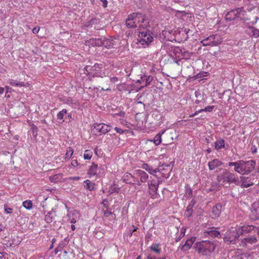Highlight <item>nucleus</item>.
<instances>
[{
    "mask_svg": "<svg viewBox=\"0 0 259 259\" xmlns=\"http://www.w3.org/2000/svg\"><path fill=\"white\" fill-rule=\"evenodd\" d=\"M110 189L112 192L118 193L120 188L118 187V186L114 184L111 187Z\"/></svg>",
    "mask_w": 259,
    "mask_h": 259,
    "instance_id": "obj_44",
    "label": "nucleus"
},
{
    "mask_svg": "<svg viewBox=\"0 0 259 259\" xmlns=\"http://www.w3.org/2000/svg\"><path fill=\"white\" fill-rule=\"evenodd\" d=\"M222 41V38L220 35L215 34L209 36L201 41L203 46H216L220 44Z\"/></svg>",
    "mask_w": 259,
    "mask_h": 259,
    "instance_id": "obj_8",
    "label": "nucleus"
},
{
    "mask_svg": "<svg viewBox=\"0 0 259 259\" xmlns=\"http://www.w3.org/2000/svg\"><path fill=\"white\" fill-rule=\"evenodd\" d=\"M93 156V152L91 150H87L84 151L83 155L84 159L85 160H90Z\"/></svg>",
    "mask_w": 259,
    "mask_h": 259,
    "instance_id": "obj_39",
    "label": "nucleus"
},
{
    "mask_svg": "<svg viewBox=\"0 0 259 259\" xmlns=\"http://www.w3.org/2000/svg\"><path fill=\"white\" fill-rule=\"evenodd\" d=\"M71 228L73 231H74L75 230V227L73 224L71 225Z\"/></svg>",
    "mask_w": 259,
    "mask_h": 259,
    "instance_id": "obj_63",
    "label": "nucleus"
},
{
    "mask_svg": "<svg viewBox=\"0 0 259 259\" xmlns=\"http://www.w3.org/2000/svg\"><path fill=\"white\" fill-rule=\"evenodd\" d=\"M195 239L196 238L194 237H191L186 241L184 245H182L181 247L180 246L179 247L181 250L184 251H188L192 247V245L194 243V241H195Z\"/></svg>",
    "mask_w": 259,
    "mask_h": 259,
    "instance_id": "obj_17",
    "label": "nucleus"
},
{
    "mask_svg": "<svg viewBox=\"0 0 259 259\" xmlns=\"http://www.w3.org/2000/svg\"><path fill=\"white\" fill-rule=\"evenodd\" d=\"M241 231V235L251 232L252 231H256V227L253 225H247L239 227Z\"/></svg>",
    "mask_w": 259,
    "mask_h": 259,
    "instance_id": "obj_23",
    "label": "nucleus"
},
{
    "mask_svg": "<svg viewBox=\"0 0 259 259\" xmlns=\"http://www.w3.org/2000/svg\"><path fill=\"white\" fill-rule=\"evenodd\" d=\"M142 17H139V14L133 13L128 16L125 21V24L128 28H138L139 21L142 20Z\"/></svg>",
    "mask_w": 259,
    "mask_h": 259,
    "instance_id": "obj_7",
    "label": "nucleus"
},
{
    "mask_svg": "<svg viewBox=\"0 0 259 259\" xmlns=\"http://www.w3.org/2000/svg\"><path fill=\"white\" fill-rule=\"evenodd\" d=\"M248 29L250 30V32L248 30L245 31L246 33L251 37L257 38L259 37V29L253 26H249Z\"/></svg>",
    "mask_w": 259,
    "mask_h": 259,
    "instance_id": "obj_20",
    "label": "nucleus"
},
{
    "mask_svg": "<svg viewBox=\"0 0 259 259\" xmlns=\"http://www.w3.org/2000/svg\"><path fill=\"white\" fill-rule=\"evenodd\" d=\"M139 17H142V20L139 21V28H146L149 26V21L148 19L146 18V17L141 14H139Z\"/></svg>",
    "mask_w": 259,
    "mask_h": 259,
    "instance_id": "obj_22",
    "label": "nucleus"
},
{
    "mask_svg": "<svg viewBox=\"0 0 259 259\" xmlns=\"http://www.w3.org/2000/svg\"><path fill=\"white\" fill-rule=\"evenodd\" d=\"M217 180L221 185H224L225 183L229 184L234 183L236 184L238 182V179L235 174L227 169H225L223 172L217 176Z\"/></svg>",
    "mask_w": 259,
    "mask_h": 259,
    "instance_id": "obj_3",
    "label": "nucleus"
},
{
    "mask_svg": "<svg viewBox=\"0 0 259 259\" xmlns=\"http://www.w3.org/2000/svg\"><path fill=\"white\" fill-rule=\"evenodd\" d=\"M222 205L220 203H218L215 205L211 209V212L210 217L212 219H215L220 217L221 210H222Z\"/></svg>",
    "mask_w": 259,
    "mask_h": 259,
    "instance_id": "obj_16",
    "label": "nucleus"
},
{
    "mask_svg": "<svg viewBox=\"0 0 259 259\" xmlns=\"http://www.w3.org/2000/svg\"><path fill=\"white\" fill-rule=\"evenodd\" d=\"M122 180L126 184L132 185L136 184V178L135 175L134 174L132 175L129 172H126L124 174L122 178Z\"/></svg>",
    "mask_w": 259,
    "mask_h": 259,
    "instance_id": "obj_15",
    "label": "nucleus"
},
{
    "mask_svg": "<svg viewBox=\"0 0 259 259\" xmlns=\"http://www.w3.org/2000/svg\"><path fill=\"white\" fill-rule=\"evenodd\" d=\"M132 227L133 228V229L132 230V232H135L138 229V227H135L134 225L132 226Z\"/></svg>",
    "mask_w": 259,
    "mask_h": 259,
    "instance_id": "obj_60",
    "label": "nucleus"
},
{
    "mask_svg": "<svg viewBox=\"0 0 259 259\" xmlns=\"http://www.w3.org/2000/svg\"><path fill=\"white\" fill-rule=\"evenodd\" d=\"M157 171H159L158 168L154 169H153L152 167H151L148 172L151 175H155V173H156Z\"/></svg>",
    "mask_w": 259,
    "mask_h": 259,
    "instance_id": "obj_45",
    "label": "nucleus"
},
{
    "mask_svg": "<svg viewBox=\"0 0 259 259\" xmlns=\"http://www.w3.org/2000/svg\"><path fill=\"white\" fill-rule=\"evenodd\" d=\"M134 232H132V229H130L129 231L127 232L128 236L130 237H131L133 234Z\"/></svg>",
    "mask_w": 259,
    "mask_h": 259,
    "instance_id": "obj_56",
    "label": "nucleus"
},
{
    "mask_svg": "<svg viewBox=\"0 0 259 259\" xmlns=\"http://www.w3.org/2000/svg\"><path fill=\"white\" fill-rule=\"evenodd\" d=\"M78 215L79 213L76 210L71 211L67 214L68 220L72 224H75L76 222Z\"/></svg>",
    "mask_w": 259,
    "mask_h": 259,
    "instance_id": "obj_24",
    "label": "nucleus"
},
{
    "mask_svg": "<svg viewBox=\"0 0 259 259\" xmlns=\"http://www.w3.org/2000/svg\"><path fill=\"white\" fill-rule=\"evenodd\" d=\"M161 181L157 179H150L148 182V192L151 197L153 199H157L159 194L157 193L159 185Z\"/></svg>",
    "mask_w": 259,
    "mask_h": 259,
    "instance_id": "obj_6",
    "label": "nucleus"
},
{
    "mask_svg": "<svg viewBox=\"0 0 259 259\" xmlns=\"http://www.w3.org/2000/svg\"><path fill=\"white\" fill-rule=\"evenodd\" d=\"M23 206L27 209H30L32 207V203L31 200H25L23 202Z\"/></svg>",
    "mask_w": 259,
    "mask_h": 259,
    "instance_id": "obj_41",
    "label": "nucleus"
},
{
    "mask_svg": "<svg viewBox=\"0 0 259 259\" xmlns=\"http://www.w3.org/2000/svg\"><path fill=\"white\" fill-rule=\"evenodd\" d=\"M97 168L98 165L95 163H93L89 168L88 172V174L89 175L90 178L97 175Z\"/></svg>",
    "mask_w": 259,
    "mask_h": 259,
    "instance_id": "obj_26",
    "label": "nucleus"
},
{
    "mask_svg": "<svg viewBox=\"0 0 259 259\" xmlns=\"http://www.w3.org/2000/svg\"><path fill=\"white\" fill-rule=\"evenodd\" d=\"M94 130L98 132L100 135L105 134L110 131L111 126L105 123H95L93 125Z\"/></svg>",
    "mask_w": 259,
    "mask_h": 259,
    "instance_id": "obj_13",
    "label": "nucleus"
},
{
    "mask_svg": "<svg viewBox=\"0 0 259 259\" xmlns=\"http://www.w3.org/2000/svg\"><path fill=\"white\" fill-rule=\"evenodd\" d=\"M95 185V184L93 182H92L89 180H87L84 181V187L87 189L89 190V191H93L94 190L95 188L94 186Z\"/></svg>",
    "mask_w": 259,
    "mask_h": 259,
    "instance_id": "obj_31",
    "label": "nucleus"
},
{
    "mask_svg": "<svg viewBox=\"0 0 259 259\" xmlns=\"http://www.w3.org/2000/svg\"><path fill=\"white\" fill-rule=\"evenodd\" d=\"M84 69L93 77L103 78L106 76L104 66L102 64L96 63L93 66H86Z\"/></svg>",
    "mask_w": 259,
    "mask_h": 259,
    "instance_id": "obj_4",
    "label": "nucleus"
},
{
    "mask_svg": "<svg viewBox=\"0 0 259 259\" xmlns=\"http://www.w3.org/2000/svg\"><path fill=\"white\" fill-rule=\"evenodd\" d=\"M110 81L115 83L118 81V78L116 77H113L110 78Z\"/></svg>",
    "mask_w": 259,
    "mask_h": 259,
    "instance_id": "obj_54",
    "label": "nucleus"
},
{
    "mask_svg": "<svg viewBox=\"0 0 259 259\" xmlns=\"http://www.w3.org/2000/svg\"><path fill=\"white\" fill-rule=\"evenodd\" d=\"M249 219L252 221H255L259 219V205L254 203L252 205Z\"/></svg>",
    "mask_w": 259,
    "mask_h": 259,
    "instance_id": "obj_14",
    "label": "nucleus"
},
{
    "mask_svg": "<svg viewBox=\"0 0 259 259\" xmlns=\"http://www.w3.org/2000/svg\"><path fill=\"white\" fill-rule=\"evenodd\" d=\"M101 91H111V89L109 87L107 88L106 89L103 88H101Z\"/></svg>",
    "mask_w": 259,
    "mask_h": 259,
    "instance_id": "obj_59",
    "label": "nucleus"
},
{
    "mask_svg": "<svg viewBox=\"0 0 259 259\" xmlns=\"http://www.w3.org/2000/svg\"><path fill=\"white\" fill-rule=\"evenodd\" d=\"M164 131L161 133H159L154 137L153 140H150V142H153L155 145H159L161 142V135L164 133Z\"/></svg>",
    "mask_w": 259,
    "mask_h": 259,
    "instance_id": "obj_33",
    "label": "nucleus"
},
{
    "mask_svg": "<svg viewBox=\"0 0 259 259\" xmlns=\"http://www.w3.org/2000/svg\"><path fill=\"white\" fill-rule=\"evenodd\" d=\"M73 153V149L70 147H68L67 149L66 154H65L66 159H69L71 157Z\"/></svg>",
    "mask_w": 259,
    "mask_h": 259,
    "instance_id": "obj_40",
    "label": "nucleus"
},
{
    "mask_svg": "<svg viewBox=\"0 0 259 259\" xmlns=\"http://www.w3.org/2000/svg\"><path fill=\"white\" fill-rule=\"evenodd\" d=\"M214 106H207L205 107L204 109H201L199 110V111L202 112H210L214 109Z\"/></svg>",
    "mask_w": 259,
    "mask_h": 259,
    "instance_id": "obj_42",
    "label": "nucleus"
},
{
    "mask_svg": "<svg viewBox=\"0 0 259 259\" xmlns=\"http://www.w3.org/2000/svg\"><path fill=\"white\" fill-rule=\"evenodd\" d=\"M12 209L9 207H7L5 206V211L7 213H10L11 212Z\"/></svg>",
    "mask_w": 259,
    "mask_h": 259,
    "instance_id": "obj_50",
    "label": "nucleus"
},
{
    "mask_svg": "<svg viewBox=\"0 0 259 259\" xmlns=\"http://www.w3.org/2000/svg\"><path fill=\"white\" fill-rule=\"evenodd\" d=\"M153 79V77L149 75H144L141 77V80L144 82V86H147L150 84V82L152 81Z\"/></svg>",
    "mask_w": 259,
    "mask_h": 259,
    "instance_id": "obj_35",
    "label": "nucleus"
},
{
    "mask_svg": "<svg viewBox=\"0 0 259 259\" xmlns=\"http://www.w3.org/2000/svg\"><path fill=\"white\" fill-rule=\"evenodd\" d=\"M257 179L254 178L253 175H250L249 177H240L241 185L242 188H247L253 185L256 182Z\"/></svg>",
    "mask_w": 259,
    "mask_h": 259,
    "instance_id": "obj_12",
    "label": "nucleus"
},
{
    "mask_svg": "<svg viewBox=\"0 0 259 259\" xmlns=\"http://www.w3.org/2000/svg\"><path fill=\"white\" fill-rule=\"evenodd\" d=\"M147 259H157V258L154 256H152L151 255H149L147 257Z\"/></svg>",
    "mask_w": 259,
    "mask_h": 259,
    "instance_id": "obj_58",
    "label": "nucleus"
},
{
    "mask_svg": "<svg viewBox=\"0 0 259 259\" xmlns=\"http://www.w3.org/2000/svg\"><path fill=\"white\" fill-rule=\"evenodd\" d=\"M196 203L195 199H193L189 203L185 212V215L187 218L191 217L193 213V207Z\"/></svg>",
    "mask_w": 259,
    "mask_h": 259,
    "instance_id": "obj_21",
    "label": "nucleus"
},
{
    "mask_svg": "<svg viewBox=\"0 0 259 259\" xmlns=\"http://www.w3.org/2000/svg\"><path fill=\"white\" fill-rule=\"evenodd\" d=\"M9 83L15 87H27L29 84L28 83H25L24 82L18 81L14 79H10L9 81Z\"/></svg>",
    "mask_w": 259,
    "mask_h": 259,
    "instance_id": "obj_29",
    "label": "nucleus"
},
{
    "mask_svg": "<svg viewBox=\"0 0 259 259\" xmlns=\"http://www.w3.org/2000/svg\"><path fill=\"white\" fill-rule=\"evenodd\" d=\"M257 242V239L256 237L254 236H252L249 237L244 238L242 240V243H244L245 244H253Z\"/></svg>",
    "mask_w": 259,
    "mask_h": 259,
    "instance_id": "obj_28",
    "label": "nucleus"
},
{
    "mask_svg": "<svg viewBox=\"0 0 259 259\" xmlns=\"http://www.w3.org/2000/svg\"><path fill=\"white\" fill-rule=\"evenodd\" d=\"M126 88H127V86L125 83H120L117 85V89L119 91H126Z\"/></svg>",
    "mask_w": 259,
    "mask_h": 259,
    "instance_id": "obj_43",
    "label": "nucleus"
},
{
    "mask_svg": "<svg viewBox=\"0 0 259 259\" xmlns=\"http://www.w3.org/2000/svg\"><path fill=\"white\" fill-rule=\"evenodd\" d=\"M67 113L66 109H63L60 111L57 115V119L58 120H61V123L64 122V116Z\"/></svg>",
    "mask_w": 259,
    "mask_h": 259,
    "instance_id": "obj_37",
    "label": "nucleus"
},
{
    "mask_svg": "<svg viewBox=\"0 0 259 259\" xmlns=\"http://www.w3.org/2000/svg\"><path fill=\"white\" fill-rule=\"evenodd\" d=\"M241 235V231L239 230V227L230 229L226 233L224 237L225 241L232 242L235 241Z\"/></svg>",
    "mask_w": 259,
    "mask_h": 259,
    "instance_id": "obj_9",
    "label": "nucleus"
},
{
    "mask_svg": "<svg viewBox=\"0 0 259 259\" xmlns=\"http://www.w3.org/2000/svg\"><path fill=\"white\" fill-rule=\"evenodd\" d=\"M71 165L73 166V167H75L76 166L78 165V162L76 160H73L71 162Z\"/></svg>",
    "mask_w": 259,
    "mask_h": 259,
    "instance_id": "obj_52",
    "label": "nucleus"
},
{
    "mask_svg": "<svg viewBox=\"0 0 259 259\" xmlns=\"http://www.w3.org/2000/svg\"><path fill=\"white\" fill-rule=\"evenodd\" d=\"M228 165L229 166H234V171L238 174L248 175L254 169L256 162L254 160H239L236 162H230Z\"/></svg>",
    "mask_w": 259,
    "mask_h": 259,
    "instance_id": "obj_1",
    "label": "nucleus"
},
{
    "mask_svg": "<svg viewBox=\"0 0 259 259\" xmlns=\"http://www.w3.org/2000/svg\"><path fill=\"white\" fill-rule=\"evenodd\" d=\"M4 91V88L2 87H0V94H2L3 93Z\"/></svg>",
    "mask_w": 259,
    "mask_h": 259,
    "instance_id": "obj_61",
    "label": "nucleus"
},
{
    "mask_svg": "<svg viewBox=\"0 0 259 259\" xmlns=\"http://www.w3.org/2000/svg\"><path fill=\"white\" fill-rule=\"evenodd\" d=\"M205 236H206L207 235L213 237H217V238H221V234L216 230L214 229L213 228H212L210 230L204 232Z\"/></svg>",
    "mask_w": 259,
    "mask_h": 259,
    "instance_id": "obj_27",
    "label": "nucleus"
},
{
    "mask_svg": "<svg viewBox=\"0 0 259 259\" xmlns=\"http://www.w3.org/2000/svg\"><path fill=\"white\" fill-rule=\"evenodd\" d=\"M113 45L114 41L113 40L103 38V46L107 49H110L113 47Z\"/></svg>",
    "mask_w": 259,
    "mask_h": 259,
    "instance_id": "obj_32",
    "label": "nucleus"
},
{
    "mask_svg": "<svg viewBox=\"0 0 259 259\" xmlns=\"http://www.w3.org/2000/svg\"><path fill=\"white\" fill-rule=\"evenodd\" d=\"M251 150L252 153H255L256 152V148L255 146H252Z\"/></svg>",
    "mask_w": 259,
    "mask_h": 259,
    "instance_id": "obj_57",
    "label": "nucleus"
},
{
    "mask_svg": "<svg viewBox=\"0 0 259 259\" xmlns=\"http://www.w3.org/2000/svg\"><path fill=\"white\" fill-rule=\"evenodd\" d=\"M151 166H149L147 163H144L142 165V168L147 171H148Z\"/></svg>",
    "mask_w": 259,
    "mask_h": 259,
    "instance_id": "obj_46",
    "label": "nucleus"
},
{
    "mask_svg": "<svg viewBox=\"0 0 259 259\" xmlns=\"http://www.w3.org/2000/svg\"><path fill=\"white\" fill-rule=\"evenodd\" d=\"M111 214H112V212L111 211H109L108 210L104 211V215L106 217H109Z\"/></svg>",
    "mask_w": 259,
    "mask_h": 259,
    "instance_id": "obj_48",
    "label": "nucleus"
},
{
    "mask_svg": "<svg viewBox=\"0 0 259 259\" xmlns=\"http://www.w3.org/2000/svg\"><path fill=\"white\" fill-rule=\"evenodd\" d=\"M55 216H56V212L55 211H53L52 209V211L48 212L45 215V220L47 223H50L53 222Z\"/></svg>",
    "mask_w": 259,
    "mask_h": 259,
    "instance_id": "obj_25",
    "label": "nucleus"
},
{
    "mask_svg": "<svg viewBox=\"0 0 259 259\" xmlns=\"http://www.w3.org/2000/svg\"><path fill=\"white\" fill-rule=\"evenodd\" d=\"M201 111H199V110L196 111L195 113H194L193 114H191L190 115V117H193L194 116H195V115H197L199 113H201Z\"/></svg>",
    "mask_w": 259,
    "mask_h": 259,
    "instance_id": "obj_55",
    "label": "nucleus"
},
{
    "mask_svg": "<svg viewBox=\"0 0 259 259\" xmlns=\"http://www.w3.org/2000/svg\"><path fill=\"white\" fill-rule=\"evenodd\" d=\"M217 245L216 241L202 240L195 243L194 248L198 254L209 257L214 251Z\"/></svg>",
    "mask_w": 259,
    "mask_h": 259,
    "instance_id": "obj_2",
    "label": "nucleus"
},
{
    "mask_svg": "<svg viewBox=\"0 0 259 259\" xmlns=\"http://www.w3.org/2000/svg\"><path fill=\"white\" fill-rule=\"evenodd\" d=\"M56 176H53L52 177H50V179L51 180V181H54V179L56 178Z\"/></svg>",
    "mask_w": 259,
    "mask_h": 259,
    "instance_id": "obj_62",
    "label": "nucleus"
},
{
    "mask_svg": "<svg viewBox=\"0 0 259 259\" xmlns=\"http://www.w3.org/2000/svg\"><path fill=\"white\" fill-rule=\"evenodd\" d=\"M185 196L188 199L190 198L193 195L192 189L188 184L185 186Z\"/></svg>",
    "mask_w": 259,
    "mask_h": 259,
    "instance_id": "obj_36",
    "label": "nucleus"
},
{
    "mask_svg": "<svg viewBox=\"0 0 259 259\" xmlns=\"http://www.w3.org/2000/svg\"><path fill=\"white\" fill-rule=\"evenodd\" d=\"M150 249L151 250L153 251L157 254H159L161 252V249L159 247V245L158 244H152L150 246Z\"/></svg>",
    "mask_w": 259,
    "mask_h": 259,
    "instance_id": "obj_38",
    "label": "nucleus"
},
{
    "mask_svg": "<svg viewBox=\"0 0 259 259\" xmlns=\"http://www.w3.org/2000/svg\"><path fill=\"white\" fill-rule=\"evenodd\" d=\"M245 13L243 7L237 8L228 12L225 15V19L230 22L240 20L244 18Z\"/></svg>",
    "mask_w": 259,
    "mask_h": 259,
    "instance_id": "obj_5",
    "label": "nucleus"
},
{
    "mask_svg": "<svg viewBox=\"0 0 259 259\" xmlns=\"http://www.w3.org/2000/svg\"><path fill=\"white\" fill-rule=\"evenodd\" d=\"M223 164V163L219 159H214L208 163V166L210 170H212Z\"/></svg>",
    "mask_w": 259,
    "mask_h": 259,
    "instance_id": "obj_19",
    "label": "nucleus"
},
{
    "mask_svg": "<svg viewBox=\"0 0 259 259\" xmlns=\"http://www.w3.org/2000/svg\"><path fill=\"white\" fill-rule=\"evenodd\" d=\"M39 30V27L36 26L32 29V32L33 33L36 34L38 32Z\"/></svg>",
    "mask_w": 259,
    "mask_h": 259,
    "instance_id": "obj_49",
    "label": "nucleus"
},
{
    "mask_svg": "<svg viewBox=\"0 0 259 259\" xmlns=\"http://www.w3.org/2000/svg\"><path fill=\"white\" fill-rule=\"evenodd\" d=\"M125 112H123V111H120L119 112V113H115V115H118L119 116H121V117H124V115H125Z\"/></svg>",
    "mask_w": 259,
    "mask_h": 259,
    "instance_id": "obj_51",
    "label": "nucleus"
},
{
    "mask_svg": "<svg viewBox=\"0 0 259 259\" xmlns=\"http://www.w3.org/2000/svg\"><path fill=\"white\" fill-rule=\"evenodd\" d=\"M101 1L103 3V6L104 8H106L107 6L108 2L107 0H101Z\"/></svg>",
    "mask_w": 259,
    "mask_h": 259,
    "instance_id": "obj_53",
    "label": "nucleus"
},
{
    "mask_svg": "<svg viewBox=\"0 0 259 259\" xmlns=\"http://www.w3.org/2000/svg\"><path fill=\"white\" fill-rule=\"evenodd\" d=\"M134 175L136 178V184L138 186H141L142 183H146L148 179V174L141 169L134 170Z\"/></svg>",
    "mask_w": 259,
    "mask_h": 259,
    "instance_id": "obj_10",
    "label": "nucleus"
},
{
    "mask_svg": "<svg viewBox=\"0 0 259 259\" xmlns=\"http://www.w3.org/2000/svg\"><path fill=\"white\" fill-rule=\"evenodd\" d=\"M195 95L196 97L198 98V95H200V94L198 92H195Z\"/></svg>",
    "mask_w": 259,
    "mask_h": 259,
    "instance_id": "obj_64",
    "label": "nucleus"
},
{
    "mask_svg": "<svg viewBox=\"0 0 259 259\" xmlns=\"http://www.w3.org/2000/svg\"><path fill=\"white\" fill-rule=\"evenodd\" d=\"M86 45H91L93 47L103 46V38H91L86 41Z\"/></svg>",
    "mask_w": 259,
    "mask_h": 259,
    "instance_id": "obj_18",
    "label": "nucleus"
},
{
    "mask_svg": "<svg viewBox=\"0 0 259 259\" xmlns=\"http://www.w3.org/2000/svg\"><path fill=\"white\" fill-rule=\"evenodd\" d=\"M139 37V41L142 45H148L153 40V37L149 31L140 32Z\"/></svg>",
    "mask_w": 259,
    "mask_h": 259,
    "instance_id": "obj_11",
    "label": "nucleus"
},
{
    "mask_svg": "<svg viewBox=\"0 0 259 259\" xmlns=\"http://www.w3.org/2000/svg\"><path fill=\"white\" fill-rule=\"evenodd\" d=\"M214 147L217 150L225 148V140L222 139L217 140L214 143Z\"/></svg>",
    "mask_w": 259,
    "mask_h": 259,
    "instance_id": "obj_30",
    "label": "nucleus"
},
{
    "mask_svg": "<svg viewBox=\"0 0 259 259\" xmlns=\"http://www.w3.org/2000/svg\"><path fill=\"white\" fill-rule=\"evenodd\" d=\"M114 130L116 131V133L120 134H123L124 132V130L117 127H115Z\"/></svg>",
    "mask_w": 259,
    "mask_h": 259,
    "instance_id": "obj_47",
    "label": "nucleus"
},
{
    "mask_svg": "<svg viewBox=\"0 0 259 259\" xmlns=\"http://www.w3.org/2000/svg\"><path fill=\"white\" fill-rule=\"evenodd\" d=\"M67 244V241L65 239L62 241L56 248L55 250V254H57L58 252L61 251L63 248Z\"/></svg>",
    "mask_w": 259,
    "mask_h": 259,
    "instance_id": "obj_34",
    "label": "nucleus"
}]
</instances>
